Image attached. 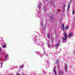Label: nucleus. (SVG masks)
Returning <instances> with one entry per match:
<instances>
[{
    "instance_id": "6e6552de",
    "label": "nucleus",
    "mask_w": 75,
    "mask_h": 75,
    "mask_svg": "<svg viewBox=\"0 0 75 75\" xmlns=\"http://www.w3.org/2000/svg\"><path fill=\"white\" fill-rule=\"evenodd\" d=\"M70 6V5L69 4V3H68V8H67L68 11V10H69Z\"/></svg>"
},
{
    "instance_id": "20e7f679",
    "label": "nucleus",
    "mask_w": 75,
    "mask_h": 75,
    "mask_svg": "<svg viewBox=\"0 0 75 75\" xmlns=\"http://www.w3.org/2000/svg\"><path fill=\"white\" fill-rule=\"evenodd\" d=\"M64 69L66 72H68V71H67L68 68H67V66H65Z\"/></svg>"
},
{
    "instance_id": "f3484780",
    "label": "nucleus",
    "mask_w": 75,
    "mask_h": 75,
    "mask_svg": "<svg viewBox=\"0 0 75 75\" xmlns=\"http://www.w3.org/2000/svg\"><path fill=\"white\" fill-rule=\"evenodd\" d=\"M50 20H51V21H52V19H53V17L52 16L50 17Z\"/></svg>"
},
{
    "instance_id": "7ed1b4c3",
    "label": "nucleus",
    "mask_w": 75,
    "mask_h": 75,
    "mask_svg": "<svg viewBox=\"0 0 75 75\" xmlns=\"http://www.w3.org/2000/svg\"><path fill=\"white\" fill-rule=\"evenodd\" d=\"M73 34V33H69L68 35V37H71Z\"/></svg>"
},
{
    "instance_id": "aec40b11",
    "label": "nucleus",
    "mask_w": 75,
    "mask_h": 75,
    "mask_svg": "<svg viewBox=\"0 0 75 75\" xmlns=\"http://www.w3.org/2000/svg\"><path fill=\"white\" fill-rule=\"evenodd\" d=\"M40 4L41 5V3H40Z\"/></svg>"
},
{
    "instance_id": "f8f14e48",
    "label": "nucleus",
    "mask_w": 75,
    "mask_h": 75,
    "mask_svg": "<svg viewBox=\"0 0 75 75\" xmlns=\"http://www.w3.org/2000/svg\"><path fill=\"white\" fill-rule=\"evenodd\" d=\"M68 28H69V27L66 26L65 28V30H67V29H68Z\"/></svg>"
},
{
    "instance_id": "9b49d317",
    "label": "nucleus",
    "mask_w": 75,
    "mask_h": 75,
    "mask_svg": "<svg viewBox=\"0 0 75 75\" xmlns=\"http://www.w3.org/2000/svg\"><path fill=\"white\" fill-rule=\"evenodd\" d=\"M8 54H6V56L5 57V59H6L7 58V57H8Z\"/></svg>"
},
{
    "instance_id": "0eeeda50",
    "label": "nucleus",
    "mask_w": 75,
    "mask_h": 75,
    "mask_svg": "<svg viewBox=\"0 0 75 75\" xmlns=\"http://www.w3.org/2000/svg\"><path fill=\"white\" fill-rule=\"evenodd\" d=\"M62 28H63V30L64 31L65 29H64V24L62 25Z\"/></svg>"
},
{
    "instance_id": "39448f33",
    "label": "nucleus",
    "mask_w": 75,
    "mask_h": 75,
    "mask_svg": "<svg viewBox=\"0 0 75 75\" xmlns=\"http://www.w3.org/2000/svg\"><path fill=\"white\" fill-rule=\"evenodd\" d=\"M53 72L54 74V75H57V71H56L55 70H53Z\"/></svg>"
},
{
    "instance_id": "9d476101",
    "label": "nucleus",
    "mask_w": 75,
    "mask_h": 75,
    "mask_svg": "<svg viewBox=\"0 0 75 75\" xmlns=\"http://www.w3.org/2000/svg\"><path fill=\"white\" fill-rule=\"evenodd\" d=\"M24 65H22V66H20V67H21V68H20V69H22L24 67Z\"/></svg>"
},
{
    "instance_id": "dca6fc26",
    "label": "nucleus",
    "mask_w": 75,
    "mask_h": 75,
    "mask_svg": "<svg viewBox=\"0 0 75 75\" xmlns=\"http://www.w3.org/2000/svg\"><path fill=\"white\" fill-rule=\"evenodd\" d=\"M72 15H74V13H75V10H73L72 11Z\"/></svg>"
},
{
    "instance_id": "6ab92c4d",
    "label": "nucleus",
    "mask_w": 75,
    "mask_h": 75,
    "mask_svg": "<svg viewBox=\"0 0 75 75\" xmlns=\"http://www.w3.org/2000/svg\"><path fill=\"white\" fill-rule=\"evenodd\" d=\"M63 10H65V8L63 7Z\"/></svg>"
},
{
    "instance_id": "412c9836",
    "label": "nucleus",
    "mask_w": 75,
    "mask_h": 75,
    "mask_svg": "<svg viewBox=\"0 0 75 75\" xmlns=\"http://www.w3.org/2000/svg\"><path fill=\"white\" fill-rule=\"evenodd\" d=\"M1 65H2V63L1 64Z\"/></svg>"
},
{
    "instance_id": "a211bd4d",
    "label": "nucleus",
    "mask_w": 75,
    "mask_h": 75,
    "mask_svg": "<svg viewBox=\"0 0 75 75\" xmlns=\"http://www.w3.org/2000/svg\"><path fill=\"white\" fill-rule=\"evenodd\" d=\"M66 6V5L64 4V6H63V7H64V8H65V7Z\"/></svg>"
},
{
    "instance_id": "ddd939ff",
    "label": "nucleus",
    "mask_w": 75,
    "mask_h": 75,
    "mask_svg": "<svg viewBox=\"0 0 75 75\" xmlns=\"http://www.w3.org/2000/svg\"><path fill=\"white\" fill-rule=\"evenodd\" d=\"M58 59H57V60L55 62V64H57V63H58Z\"/></svg>"
},
{
    "instance_id": "1a4fd4ad",
    "label": "nucleus",
    "mask_w": 75,
    "mask_h": 75,
    "mask_svg": "<svg viewBox=\"0 0 75 75\" xmlns=\"http://www.w3.org/2000/svg\"><path fill=\"white\" fill-rule=\"evenodd\" d=\"M42 28L43 30H44V29H45V27H44V28L43 27V25H42Z\"/></svg>"
},
{
    "instance_id": "4468645a",
    "label": "nucleus",
    "mask_w": 75,
    "mask_h": 75,
    "mask_svg": "<svg viewBox=\"0 0 75 75\" xmlns=\"http://www.w3.org/2000/svg\"><path fill=\"white\" fill-rule=\"evenodd\" d=\"M47 37L48 38H49L50 37V35L49 34H47Z\"/></svg>"
},
{
    "instance_id": "423d86ee",
    "label": "nucleus",
    "mask_w": 75,
    "mask_h": 75,
    "mask_svg": "<svg viewBox=\"0 0 75 75\" xmlns=\"http://www.w3.org/2000/svg\"><path fill=\"white\" fill-rule=\"evenodd\" d=\"M2 47L3 48H6V45L4 44L3 45V46H2Z\"/></svg>"
},
{
    "instance_id": "f03ea898",
    "label": "nucleus",
    "mask_w": 75,
    "mask_h": 75,
    "mask_svg": "<svg viewBox=\"0 0 75 75\" xmlns=\"http://www.w3.org/2000/svg\"><path fill=\"white\" fill-rule=\"evenodd\" d=\"M59 43L58 42L56 43V45H55V48L56 49H57L58 47H59Z\"/></svg>"
},
{
    "instance_id": "f257e3e1",
    "label": "nucleus",
    "mask_w": 75,
    "mask_h": 75,
    "mask_svg": "<svg viewBox=\"0 0 75 75\" xmlns=\"http://www.w3.org/2000/svg\"><path fill=\"white\" fill-rule=\"evenodd\" d=\"M64 33L65 38H63L62 39L63 41H65H65H66V40H67V38L68 37V36H67V35L66 33V32L64 31Z\"/></svg>"
},
{
    "instance_id": "2eb2a0df",
    "label": "nucleus",
    "mask_w": 75,
    "mask_h": 75,
    "mask_svg": "<svg viewBox=\"0 0 75 75\" xmlns=\"http://www.w3.org/2000/svg\"><path fill=\"white\" fill-rule=\"evenodd\" d=\"M56 68H57V67L56 66H54L53 68V70H55V69H56Z\"/></svg>"
}]
</instances>
